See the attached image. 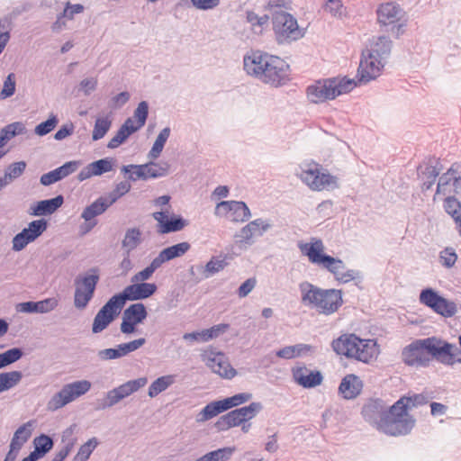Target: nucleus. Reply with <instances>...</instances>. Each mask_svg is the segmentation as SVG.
<instances>
[{"label": "nucleus", "mask_w": 461, "mask_h": 461, "mask_svg": "<svg viewBox=\"0 0 461 461\" xmlns=\"http://www.w3.org/2000/svg\"><path fill=\"white\" fill-rule=\"evenodd\" d=\"M246 73L265 85L277 88L291 80L290 65L278 56L262 50H251L243 57Z\"/></svg>", "instance_id": "f257e3e1"}, {"label": "nucleus", "mask_w": 461, "mask_h": 461, "mask_svg": "<svg viewBox=\"0 0 461 461\" xmlns=\"http://www.w3.org/2000/svg\"><path fill=\"white\" fill-rule=\"evenodd\" d=\"M301 251L306 255L309 261L332 274L335 279L342 284L352 280L360 279L361 274L357 270L346 268L345 263L339 258H333L323 252L324 246L321 240H316L312 243H303L299 245Z\"/></svg>", "instance_id": "f03ea898"}, {"label": "nucleus", "mask_w": 461, "mask_h": 461, "mask_svg": "<svg viewBox=\"0 0 461 461\" xmlns=\"http://www.w3.org/2000/svg\"><path fill=\"white\" fill-rule=\"evenodd\" d=\"M302 303L319 313L330 315L343 304L342 291L339 289H322L309 282L299 285Z\"/></svg>", "instance_id": "7ed1b4c3"}, {"label": "nucleus", "mask_w": 461, "mask_h": 461, "mask_svg": "<svg viewBox=\"0 0 461 461\" xmlns=\"http://www.w3.org/2000/svg\"><path fill=\"white\" fill-rule=\"evenodd\" d=\"M331 348L338 355L366 364L375 359L379 353L375 340L361 339L354 333H345L333 339Z\"/></svg>", "instance_id": "20e7f679"}, {"label": "nucleus", "mask_w": 461, "mask_h": 461, "mask_svg": "<svg viewBox=\"0 0 461 461\" xmlns=\"http://www.w3.org/2000/svg\"><path fill=\"white\" fill-rule=\"evenodd\" d=\"M416 423L413 416L408 413L402 401H396L387 411V415L380 424V431L389 436H405L414 428Z\"/></svg>", "instance_id": "39448f33"}, {"label": "nucleus", "mask_w": 461, "mask_h": 461, "mask_svg": "<svg viewBox=\"0 0 461 461\" xmlns=\"http://www.w3.org/2000/svg\"><path fill=\"white\" fill-rule=\"evenodd\" d=\"M272 25L275 40L279 45L291 44L304 36V29L300 28L296 18L285 11H276L272 14Z\"/></svg>", "instance_id": "423d86ee"}, {"label": "nucleus", "mask_w": 461, "mask_h": 461, "mask_svg": "<svg viewBox=\"0 0 461 461\" xmlns=\"http://www.w3.org/2000/svg\"><path fill=\"white\" fill-rule=\"evenodd\" d=\"M91 388V383L87 380H78L66 384L47 402V409L55 411L73 402L77 398L86 394Z\"/></svg>", "instance_id": "0eeeda50"}, {"label": "nucleus", "mask_w": 461, "mask_h": 461, "mask_svg": "<svg viewBox=\"0 0 461 461\" xmlns=\"http://www.w3.org/2000/svg\"><path fill=\"white\" fill-rule=\"evenodd\" d=\"M427 346L430 359L450 366L457 363V355L460 353V349L456 344L432 336L427 338Z\"/></svg>", "instance_id": "6e6552de"}, {"label": "nucleus", "mask_w": 461, "mask_h": 461, "mask_svg": "<svg viewBox=\"0 0 461 461\" xmlns=\"http://www.w3.org/2000/svg\"><path fill=\"white\" fill-rule=\"evenodd\" d=\"M420 303L436 313L444 317H452L456 313V304L441 296L433 288L428 287L421 290L420 294Z\"/></svg>", "instance_id": "1a4fd4ad"}, {"label": "nucleus", "mask_w": 461, "mask_h": 461, "mask_svg": "<svg viewBox=\"0 0 461 461\" xmlns=\"http://www.w3.org/2000/svg\"><path fill=\"white\" fill-rule=\"evenodd\" d=\"M402 359L404 364L410 366H429L430 357H429L428 352L427 338L415 339L411 344L403 348L402 351Z\"/></svg>", "instance_id": "9d476101"}, {"label": "nucleus", "mask_w": 461, "mask_h": 461, "mask_svg": "<svg viewBox=\"0 0 461 461\" xmlns=\"http://www.w3.org/2000/svg\"><path fill=\"white\" fill-rule=\"evenodd\" d=\"M384 61L376 58L366 49L362 50L361 59L357 73L359 85H365L380 76Z\"/></svg>", "instance_id": "9b49d317"}, {"label": "nucleus", "mask_w": 461, "mask_h": 461, "mask_svg": "<svg viewBox=\"0 0 461 461\" xmlns=\"http://www.w3.org/2000/svg\"><path fill=\"white\" fill-rule=\"evenodd\" d=\"M214 214L233 222H244L251 216L250 210L242 201H221L217 203Z\"/></svg>", "instance_id": "f8f14e48"}, {"label": "nucleus", "mask_w": 461, "mask_h": 461, "mask_svg": "<svg viewBox=\"0 0 461 461\" xmlns=\"http://www.w3.org/2000/svg\"><path fill=\"white\" fill-rule=\"evenodd\" d=\"M122 308L116 296H112L95 316L92 332L96 334L104 330L120 314Z\"/></svg>", "instance_id": "ddd939ff"}, {"label": "nucleus", "mask_w": 461, "mask_h": 461, "mask_svg": "<svg viewBox=\"0 0 461 461\" xmlns=\"http://www.w3.org/2000/svg\"><path fill=\"white\" fill-rule=\"evenodd\" d=\"M148 317V311L142 303L129 305L123 312L120 330L122 334L131 335L137 331V326Z\"/></svg>", "instance_id": "4468645a"}, {"label": "nucleus", "mask_w": 461, "mask_h": 461, "mask_svg": "<svg viewBox=\"0 0 461 461\" xmlns=\"http://www.w3.org/2000/svg\"><path fill=\"white\" fill-rule=\"evenodd\" d=\"M134 284L126 286L122 293L114 294L122 307L127 301L144 300L153 295L158 286L154 283L133 282Z\"/></svg>", "instance_id": "2eb2a0df"}, {"label": "nucleus", "mask_w": 461, "mask_h": 461, "mask_svg": "<svg viewBox=\"0 0 461 461\" xmlns=\"http://www.w3.org/2000/svg\"><path fill=\"white\" fill-rule=\"evenodd\" d=\"M300 178L314 191H321L329 186L337 187L338 185L337 177L330 173H321L317 164L313 168L303 170Z\"/></svg>", "instance_id": "dca6fc26"}, {"label": "nucleus", "mask_w": 461, "mask_h": 461, "mask_svg": "<svg viewBox=\"0 0 461 461\" xmlns=\"http://www.w3.org/2000/svg\"><path fill=\"white\" fill-rule=\"evenodd\" d=\"M389 407L382 399H369L362 407L364 420L380 431V424L386 418Z\"/></svg>", "instance_id": "f3484780"}, {"label": "nucleus", "mask_w": 461, "mask_h": 461, "mask_svg": "<svg viewBox=\"0 0 461 461\" xmlns=\"http://www.w3.org/2000/svg\"><path fill=\"white\" fill-rule=\"evenodd\" d=\"M334 89L330 78L319 80L306 88V95L310 102L319 104L327 100L335 99Z\"/></svg>", "instance_id": "a211bd4d"}, {"label": "nucleus", "mask_w": 461, "mask_h": 461, "mask_svg": "<svg viewBox=\"0 0 461 461\" xmlns=\"http://www.w3.org/2000/svg\"><path fill=\"white\" fill-rule=\"evenodd\" d=\"M294 381L303 388H313L322 383L323 376L318 370H309L306 366H296L292 369Z\"/></svg>", "instance_id": "6ab92c4d"}, {"label": "nucleus", "mask_w": 461, "mask_h": 461, "mask_svg": "<svg viewBox=\"0 0 461 461\" xmlns=\"http://www.w3.org/2000/svg\"><path fill=\"white\" fill-rule=\"evenodd\" d=\"M114 200L115 199L109 202L106 198L99 197L95 202H93L90 205L86 206L84 209V211L81 214V217L86 221H88V222L86 224V228L83 230V233L88 232L89 230H92V228H94L96 225L95 221H94L92 222L90 221L92 219H94L95 217L104 213L108 209V207L113 203V202Z\"/></svg>", "instance_id": "aec40b11"}, {"label": "nucleus", "mask_w": 461, "mask_h": 461, "mask_svg": "<svg viewBox=\"0 0 461 461\" xmlns=\"http://www.w3.org/2000/svg\"><path fill=\"white\" fill-rule=\"evenodd\" d=\"M206 364L213 373L218 374L223 378L231 379L237 374L236 370L229 363L226 356L221 352L212 354V357H209Z\"/></svg>", "instance_id": "412c9836"}, {"label": "nucleus", "mask_w": 461, "mask_h": 461, "mask_svg": "<svg viewBox=\"0 0 461 461\" xmlns=\"http://www.w3.org/2000/svg\"><path fill=\"white\" fill-rule=\"evenodd\" d=\"M270 228L271 224L267 221L258 218L242 227L236 237L240 243H250L254 235L262 236Z\"/></svg>", "instance_id": "4be33fe9"}, {"label": "nucleus", "mask_w": 461, "mask_h": 461, "mask_svg": "<svg viewBox=\"0 0 461 461\" xmlns=\"http://www.w3.org/2000/svg\"><path fill=\"white\" fill-rule=\"evenodd\" d=\"M363 381L355 374L345 375L339 386V393L346 400L357 398L362 392Z\"/></svg>", "instance_id": "5701e85b"}, {"label": "nucleus", "mask_w": 461, "mask_h": 461, "mask_svg": "<svg viewBox=\"0 0 461 461\" xmlns=\"http://www.w3.org/2000/svg\"><path fill=\"white\" fill-rule=\"evenodd\" d=\"M78 161H68L62 166L51 170L46 174H43L40 178V183L42 185H50L61 179L67 177L70 174L74 173L78 167Z\"/></svg>", "instance_id": "b1692460"}, {"label": "nucleus", "mask_w": 461, "mask_h": 461, "mask_svg": "<svg viewBox=\"0 0 461 461\" xmlns=\"http://www.w3.org/2000/svg\"><path fill=\"white\" fill-rule=\"evenodd\" d=\"M439 164L438 159L431 158L429 159L424 169H422L421 166L418 167V170H420L421 173V189L423 192L429 190L435 184V181L440 173V168H438V165Z\"/></svg>", "instance_id": "393cba45"}, {"label": "nucleus", "mask_w": 461, "mask_h": 461, "mask_svg": "<svg viewBox=\"0 0 461 461\" xmlns=\"http://www.w3.org/2000/svg\"><path fill=\"white\" fill-rule=\"evenodd\" d=\"M64 203V198L61 194L54 198L41 200L37 202L34 206L31 207V215L42 216L50 215L55 212Z\"/></svg>", "instance_id": "a878e982"}, {"label": "nucleus", "mask_w": 461, "mask_h": 461, "mask_svg": "<svg viewBox=\"0 0 461 461\" xmlns=\"http://www.w3.org/2000/svg\"><path fill=\"white\" fill-rule=\"evenodd\" d=\"M312 347L308 344L299 343L293 346H286L275 353L267 356V358L273 363L274 357H277L284 359H292L303 355H306L312 350Z\"/></svg>", "instance_id": "bb28decb"}, {"label": "nucleus", "mask_w": 461, "mask_h": 461, "mask_svg": "<svg viewBox=\"0 0 461 461\" xmlns=\"http://www.w3.org/2000/svg\"><path fill=\"white\" fill-rule=\"evenodd\" d=\"M99 279V269L97 267L90 268L85 276H77L75 279V281H78V285L86 288V294L84 295V298H86V303H89L94 297Z\"/></svg>", "instance_id": "cd10ccee"}, {"label": "nucleus", "mask_w": 461, "mask_h": 461, "mask_svg": "<svg viewBox=\"0 0 461 461\" xmlns=\"http://www.w3.org/2000/svg\"><path fill=\"white\" fill-rule=\"evenodd\" d=\"M402 9L393 3H385L381 5L377 9V20L381 24H393L400 19Z\"/></svg>", "instance_id": "c85d7f7f"}, {"label": "nucleus", "mask_w": 461, "mask_h": 461, "mask_svg": "<svg viewBox=\"0 0 461 461\" xmlns=\"http://www.w3.org/2000/svg\"><path fill=\"white\" fill-rule=\"evenodd\" d=\"M371 54L385 62L392 50V41L387 36H379L366 49Z\"/></svg>", "instance_id": "c756f323"}, {"label": "nucleus", "mask_w": 461, "mask_h": 461, "mask_svg": "<svg viewBox=\"0 0 461 461\" xmlns=\"http://www.w3.org/2000/svg\"><path fill=\"white\" fill-rule=\"evenodd\" d=\"M136 129L133 128V120L132 118H127L122 125L119 128L116 134L110 140L107 144L108 149H116L122 143L126 141V140L134 132H136Z\"/></svg>", "instance_id": "7c9ffc66"}, {"label": "nucleus", "mask_w": 461, "mask_h": 461, "mask_svg": "<svg viewBox=\"0 0 461 461\" xmlns=\"http://www.w3.org/2000/svg\"><path fill=\"white\" fill-rule=\"evenodd\" d=\"M34 421L29 420L20 426L14 432L11 440V448H20L31 438Z\"/></svg>", "instance_id": "2f4dec72"}, {"label": "nucleus", "mask_w": 461, "mask_h": 461, "mask_svg": "<svg viewBox=\"0 0 461 461\" xmlns=\"http://www.w3.org/2000/svg\"><path fill=\"white\" fill-rule=\"evenodd\" d=\"M148 382L147 377H140L134 380H130L118 387L113 388L121 401L133 393L137 392L141 387L145 386Z\"/></svg>", "instance_id": "473e14b6"}, {"label": "nucleus", "mask_w": 461, "mask_h": 461, "mask_svg": "<svg viewBox=\"0 0 461 461\" xmlns=\"http://www.w3.org/2000/svg\"><path fill=\"white\" fill-rule=\"evenodd\" d=\"M228 411L225 402L222 400L219 401H213L206 404L202 411H200L198 415V420L199 421H206L213 417L217 416L218 414L224 412Z\"/></svg>", "instance_id": "72a5a7b5"}, {"label": "nucleus", "mask_w": 461, "mask_h": 461, "mask_svg": "<svg viewBox=\"0 0 461 461\" xmlns=\"http://www.w3.org/2000/svg\"><path fill=\"white\" fill-rule=\"evenodd\" d=\"M242 423V420L240 416L237 414L235 409L221 416L215 422L214 427L218 431H225L230 429V428L240 426Z\"/></svg>", "instance_id": "f704fd0d"}, {"label": "nucleus", "mask_w": 461, "mask_h": 461, "mask_svg": "<svg viewBox=\"0 0 461 461\" xmlns=\"http://www.w3.org/2000/svg\"><path fill=\"white\" fill-rule=\"evenodd\" d=\"M34 450L32 453L38 456V458H42L47 453H49L53 446L54 441L53 438L46 434H41L40 436L34 438L33 439Z\"/></svg>", "instance_id": "c9c22d12"}, {"label": "nucleus", "mask_w": 461, "mask_h": 461, "mask_svg": "<svg viewBox=\"0 0 461 461\" xmlns=\"http://www.w3.org/2000/svg\"><path fill=\"white\" fill-rule=\"evenodd\" d=\"M187 225L188 221L182 216L173 214L170 218L167 217L166 221L161 225V229L158 230V232L160 234L176 232L183 230Z\"/></svg>", "instance_id": "e433bc0d"}, {"label": "nucleus", "mask_w": 461, "mask_h": 461, "mask_svg": "<svg viewBox=\"0 0 461 461\" xmlns=\"http://www.w3.org/2000/svg\"><path fill=\"white\" fill-rule=\"evenodd\" d=\"M141 243V231L139 228L128 229L122 241V247L126 249L128 256Z\"/></svg>", "instance_id": "4c0bfd02"}, {"label": "nucleus", "mask_w": 461, "mask_h": 461, "mask_svg": "<svg viewBox=\"0 0 461 461\" xmlns=\"http://www.w3.org/2000/svg\"><path fill=\"white\" fill-rule=\"evenodd\" d=\"M448 176H457L461 178V164L454 163L446 173L442 174L439 176L438 183L437 185L436 194H447V180L449 179Z\"/></svg>", "instance_id": "58836bf2"}, {"label": "nucleus", "mask_w": 461, "mask_h": 461, "mask_svg": "<svg viewBox=\"0 0 461 461\" xmlns=\"http://www.w3.org/2000/svg\"><path fill=\"white\" fill-rule=\"evenodd\" d=\"M175 383V376L168 375L157 378L149 387L148 394L150 398L158 396Z\"/></svg>", "instance_id": "ea45409f"}, {"label": "nucleus", "mask_w": 461, "mask_h": 461, "mask_svg": "<svg viewBox=\"0 0 461 461\" xmlns=\"http://www.w3.org/2000/svg\"><path fill=\"white\" fill-rule=\"evenodd\" d=\"M330 83L336 98L342 94H347L353 90L357 86L358 81L357 82L355 79L347 78L346 77L342 78L330 77Z\"/></svg>", "instance_id": "a19ab883"}, {"label": "nucleus", "mask_w": 461, "mask_h": 461, "mask_svg": "<svg viewBox=\"0 0 461 461\" xmlns=\"http://www.w3.org/2000/svg\"><path fill=\"white\" fill-rule=\"evenodd\" d=\"M171 130L169 127H166L160 131L151 149L148 153L149 158L154 160L157 159L162 152L164 146L170 136Z\"/></svg>", "instance_id": "79ce46f5"}, {"label": "nucleus", "mask_w": 461, "mask_h": 461, "mask_svg": "<svg viewBox=\"0 0 461 461\" xmlns=\"http://www.w3.org/2000/svg\"><path fill=\"white\" fill-rule=\"evenodd\" d=\"M227 256L224 255L222 258L213 256L207 262L203 267L204 277L208 278L220 271L223 270L228 266Z\"/></svg>", "instance_id": "37998d69"}, {"label": "nucleus", "mask_w": 461, "mask_h": 461, "mask_svg": "<svg viewBox=\"0 0 461 461\" xmlns=\"http://www.w3.org/2000/svg\"><path fill=\"white\" fill-rule=\"evenodd\" d=\"M147 166L146 172L148 179L149 178H158L165 176L168 174L170 165L168 162H154L149 161V163L144 164Z\"/></svg>", "instance_id": "c03bdc74"}, {"label": "nucleus", "mask_w": 461, "mask_h": 461, "mask_svg": "<svg viewBox=\"0 0 461 461\" xmlns=\"http://www.w3.org/2000/svg\"><path fill=\"white\" fill-rule=\"evenodd\" d=\"M234 451L235 448L230 447L219 448L203 455L196 461H229Z\"/></svg>", "instance_id": "a18cd8bd"}, {"label": "nucleus", "mask_w": 461, "mask_h": 461, "mask_svg": "<svg viewBox=\"0 0 461 461\" xmlns=\"http://www.w3.org/2000/svg\"><path fill=\"white\" fill-rule=\"evenodd\" d=\"M23 378L21 371H11L0 373V389L2 392L8 391L15 386Z\"/></svg>", "instance_id": "49530a36"}, {"label": "nucleus", "mask_w": 461, "mask_h": 461, "mask_svg": "<svg viewBox=\"0 0 461 461\" xmlns=\"http://www.w3.org/2000/svg\"><path fill=\"white\" fill-rule=\"evenodd\" d=\"M429 397L428 394L421 393L402 396L398 401H402V406L406 407V411H409L412 408H417L427 404L429 402Z\"/></svg>", "instance_id": "de8ad7c7"}, {"label": "nucleus", "mask_w": 461, "mask_h": 461, "mask_svg": "<svg viewBox=\"0 0 461 461\" xmlns=\"http://www.w3.org/2000/svg\"><path fill=\"white\" fill-rule=\"evenodd\" d=\"M444 209L456 223L461 224V203L455 196L445 198Z\"/></svg>", "instance_id": "09e8293b"}, {"label": "nucleus", "mask_w": 461, "mask_h": 461, "mask_svg": "<svg viewBox=\"0 0 461 461\" xmlns=\"http://www.w3.org/2000/svg\"><path fill=\"white\" fill-rule=\"evenodd\" d=\"M48 228V221L45 219H39L31 221L27 228H24L30 240L33 242L36 240Z\"/></svg>", "instance_id": "8fccbe9b"}, {"label": "nucleus", "mask_w": 461, "mask_h": 461, "mask_svg": "<svg viewBox=\"0 0 461 461\" xmlns=\"http://www.w3.org/2000/svg\"><path fill=\"white\" fill-rule=\"evenodd\" d=\"M191 248V245L187 241L180 242L170 247H167L163 250L168 261L185 255Z\"/></svg>", "instance_id": "3c124183"}, {"label": "nucleus", "mask_w": 461, "mask_h": 461, "mask_svg": "<svg viewBox=\"0 0 461 461\" xmlns=\"http://www.w3.org/2000/svg\"><path fill=\"white\" fill-rule=\"evenodd\" d=\"M263 409V405L259 402H253L248 406L240 407L236 409L237 414H239L242 420V422L248 421L254 417Z\"/></svg>", "instance_id": "603ef678"}, {"label": "nucleus", "mask_w": 461, "mask_h": 461, "mask_svg": "<svg viewBox=\"0 0 461 461\" xmlns=\"http://www.w3.org/2000/svg\"><path fill=\"white\" fill-rule=\"evenodd\" d=\"M111 125L112 121L108 117L97 118L94 125L92 140L95 141L104 138Z\"/></svg>", "instance_id": "864d4df0"}, {"label": "nucleus", "mask_w": 461, "mask_h": 461, "mask_svg": "<svg viewBox=\"0 0 461 461\" xmlns=\"http://www.w3.org/2000/svg\"><path fill=\"white\" fill-rule=\"evenodd\" d=\"M133 116L136 119V125L133 124V128L138 131L147 122L149 116V104L146 101L140 102L134 111Z\"/></svg>", "instance_id": "5fc2aeb1"}, {"label": "nucleus", "mask_w": 461, "mask_h": 461, "mask_svg": "<svg viewBox=\"0 0 461 461\" xmlns=\"http://www.w3.org/2000/svg\"><path fill=\"white\" fill-rule=\"evenodd\" d=\"M146 343L145 338H139L137 339L122 343L116 346L118 355L120 357H125L128 354L139 349Z\"/></svg>", "instance_id": "6e6d98bb"}, {"label": "nucleus", "mask_w": 461, "mask_h": 461, "mask_svg": "<svg viewBox=\"0 0 461 461\" xmlns=\"http://www.w3.org/2000/svg\"><path fill=\"white\" fill-rule=\"evenodd\" d=\"M16 90V76L14 73H9L4 80L3 87L0 91V100L7 99L13 96Z\"/></svg>", "instance_id": "4d7b16f0"}, {"label": "nucleus", "mask_w": 461, "mask_h": 461, "mask_svg": "<svg viewBox=\"0 0 461 461\" xmlns=\"http://www.w3.org/2000/svg\"><path fill=\"white\" fill-rule=\"evenodd\" d=\"M0 132L4 137H5V139L8 142L12 138L25 133L26 128L23 122H15L7 124L0 131Z\"/></svg>", "instance_id": "13d9d810"}, {"label": "nucleus", "mask_w": 461, "mask_h": 461, "mask_svg": "<svg viewBox=\"0 0 461 461\" xmlns=\"http://www.w3.org/2000/svg\"><path fill=\"white\" fill-rule=\"evenodd\" d=\"M58 122L57 115L51 114L46 121L36 125L34 133L38 136H45L55 129Z\"/></svg>", "instance_id": "bf43d9fd"}, {"label": "nucleus", "mask_w": 461, "mask_h": 461, "mask_svg": "<svg viewBox=\"0 0 461 461\" xmlns=\"http://www.w3.org/2000/svg\"><path fill=\"white\" fill-rule=\"evenodd\" d=\"M439 263L446 268H451L457 260V255L451 247H447L439 252Z\"/></svg>", "instance_id": "052dcab7"}, {"label": "nucleus", "mask_w": 461, "mask_h": 461, "mask_svg": "<svg viewBox=\"0 0 461 461\" xmlns=\"http://www.w3.org/2000/svg\"><path fill=\"white\" fill-rule=\"evenodd\" d=\"M26 168V163L24 161H18L10 164L5 171V176L9 181V183L18 177H20Z\"/></svg>", "instance_id": "680f3d73"}, {"label": "nucleus", "mask_w": 461, "mask_h": 461, "mask_svg": "<svg viewBox=\"0 0 461 461\" xmlns=\"http://www.w3.org/2000/svg\"><path fill=\"white\" fill-rule=\"evenodd\" d=\"M98 444L99 442L97 438L95 437L88 439L85 444H83L79 447L77 454L75 456L76 459L86 461L90 457L92 452L98 446Z\"/></svg>", "instance_id": "e2e57ef3"}, {"label": "nucleus", "mask_w": 461, "mask_h": 461, "mask_svg": "<svg viewBox=\"0 0 461 461\" xmlns=\"http://www.w3.org/2000/svg\"><path fill=\"white\" fill-rule=\"evenodd\" d=\"M323 9L325 12L338 18H341L346 11L341 0H327L323 5Z\"/></svg>", "instance_id": "0e129e2a"}, {"label": "nucleus", "mask_w": 461, "mask_h": 461, "mask_svg": "<svg viewBox=\"0 0 461 461\" xmlns=\"http://www.w3.org/2000/svg\"><path fill=\"white\" fill-rule=\"evenodd\" d=\"M95 176H101L113 169V158H105L90 163Z\"/></svg>", "instance_id": "69168bd1"}, {"label": "nucleus", "mask_w": 461, "mask_h": 461, "mask_svg": "<svg viewBox=\"0 0 461 461\" xmlns=\"http://www.w3.org/2000/svg\"><path fill=\"white\" fill-rule=\"evenodd\" d=\"M251 397H252L251 393H237L231 397L224 398L223 401L225 402L227 409L230 410L233 407H237V406L248 402L249 400L251 399Z\"/></svg>", "instance_id": "338daca9"}, {"label": "nucleus", "mask_w": 461, "mask_h": 461, "mask_svg": "<svg viewBox=\"0 0 461 461\" xmlns=\"http://www.w3.org/2000/svg\"><path fill=\"white\" fill-rule=\"evenodd\" d=\"M31 242L32 241L30 240L29 236L27 235L26 231L23 229L21 232L17 233L13 238L12 249L14 251H21Z\"/></svg>", "instance_id": "774afa93"}]
</instances>
